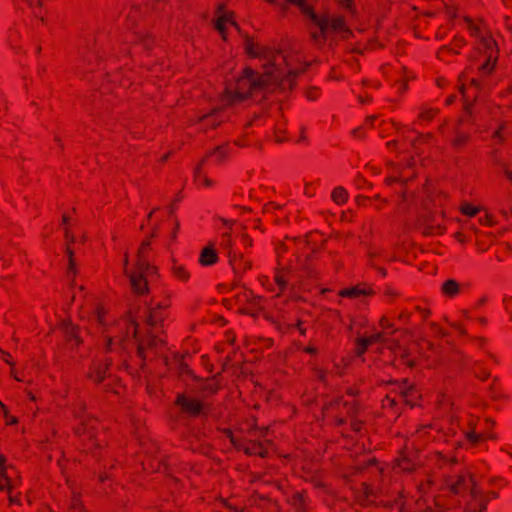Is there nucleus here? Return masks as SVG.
Returning <instances> with one entry per match:
<instances>
[{
    "label": "nucleus",
    "mask_w": 512,
    "mask_h": 512,
    "mask_svg": "<svg viewBox=\"0 0 512 512\" xmlns=\"http://www.w3.org/2000/svg\"><path fill=\"white\" fill-rule=\"evenodd\" d=\"M117 325L121 329H126V336L119 338L105 335V351L113 352L116 348H119L121 351L127 352L130 348L136 347L134 356L123 358V365L127 370L134 368L133 363L135 367L143 370L146 366V360L159 356L166 345L162 338L151 333H148L145 337H138V324L135 320L124 319L119 321Z\"/></svg>",
    "instance_id": "1"
},
{
    "label": "nucleus",
    "mask_w": 512,
    "mask_h": 512,
    "mask_svg": "<svg viewBox=\"0 0 512 512\" xmlns=\"http://www.w3.org/2000/svg\"><path fill=\"white\" fill-rule=\"evenodd\" d=\"M263 68V73H258L251 67L243 69L232 92L233 100L244 101L250 98L254 92L265 90L274 85L285 87L288 84L289 88L292 89L297 72L289 71L286 76L282 77L281 72L272 62L269 65H264Z\"/></svg>",
    "instance_id": "2"
},
{
    "label": "nucleus",
    "mask_w": 512,
    "mask_h": 512,
    "mask_svg": "<svg viewBox=\"0 0 512 512\" xmlns=\"http://www.w3.org/2000/svg\"><path fill=\"white\" fill-rule=\"evenodd\" d=\"M74 433L79 439L81 451L98 455V451L106 444L103 436V427L95 418H87L80 422L75 428Z\"/></svg>",
    "instance_id": "3"
},
{
    "label": "nucleus",
    "mask_w": 512,
    "mask_h": 512,
    "mask_svg": "<svg viewBox=\"0 0 512 512\" xmlns=\"http://www.w3.org/2000/svg\"><path fill=\"white\" fill-rule=\"evenodd\" d=\"M466 75L462 73L459 76V91L463 99V115L459 118V123H467L473 125L475 120L473 118L474 102L479 96L482 87V80L477 78L469 79V84L466 85Z\"/></svg>",
    "instance_id": "4"
},
{
    "label": "nucleus",
    "mask_w": 512,
    "mask_h": 512,
    "mask_svg": "<svg viewBox=\"0 0 512 512\" xmlns=\"http://www.w3.org/2000/svg\"><path fill=\"white\" fill-rule=\"evenodd\" d=\"M480 45L484 49L485 60L478 67V72L482 76H488L494 71L499 58L498 44L491 35H487L481 37Z\"/></svg>",
    "instance_id": "5"
},
{
    "label": "nucleus",
    "mask_w": 512,
    "mask_h": 512,
    "mask_svg": "<svg viewBox=\"0 0 512 512\" xmlns=\"http://www.w3.org/2000/svg\"><path fill=\"white\" fill-rule=\"evenodd\" d=\"M386 384L396 387L392 392L397 393L398 398L405 405L410 408L420 405L421 393L407 378L401 381L389 380Z\"/></svg>",
    "instance_id": "6"
},
{
    "label": "nucleus",
    "mask_w": 512,
    "mask_h": 512,
    "mask_svg": "<svg viewBox=\"0 0 512 512\" xmlns=\"http://www.w3.org/2000/svg\"><path fill=\"white\" fill-rule=\"evenodd\" d=\"M175 406L180 410V413L189 418H198L206 415L205 404L202 400L187 396L184 393H179L174 401Z\"/></svg>",
    "instance_id": "7"
},
{
    "label": "nucleus",
    "mask_w": 512,
    "mask_h": 512,
    "mask_svg": "<svg viewBox=\"0 0 512 512\" xmlns=\"http://www.w3.org/2000/svg\"><path fill=\"white\" fill-rule=\"evenodd\" d=\"M286 2L296 6L304 17L309 18L311 22L319 27L322 39H327L328 17L326 15L316 14L313 6L307 0H286Z\"/></svg>",
    "instance_id": "8"
},
{
    "label": "nucleus",
    "mask_w": 512,
    "mask_h": 512,
    "mask_svg": "<svg viewBox=\"0 0 512 512\" xmlns=\"http://www.w3.org/2000/svg\"><path fill=\"white\" fill-rule=\"evenodd\" d=\"M244 42L246 54L250 58L267 59L269 62L266 65H269L271 62L275 63L276 55L280 54V50H275L267 46H260L256 48L253 37L248 34L245 35ZM274 66L276 67V64H274Z\"/></svg>",
    "instance_id": "9"
},
{
    "label": "nucleus",
    "mask_w": 512,
    "mask_h": 512,
    "mask_svg": "<svg viewBox=\"0 0 512 512\" xmlns=\"http://www.w3.org/2000/svg\"><path fill=\"white\" fill-rule=\"evenodd\" d=\"M447 484L450 492L455 495H463L468 489H470V494L473 497L477 495L476 484L473 476L469 473L458 475L455 479L450 478Z\"/></svg>",
    "instance_id": "10"
},
{
    "label": "nucleus",
    "mask_w": 512,
    "mask_h": 512,
    "mask_svg": "<svg viewBox=\"0 0 512 512\" xmlns=\"http://www.w3.org/2000/svg\"><path fill=\"white\" fill-rule=\"evenodd\" d=\"M395 466L404 472H413L419 464V453L413 448L405 445L399 452V456L394 460Z\"/></svg>",
    "instance_id": "11"
},
{
    "label": "nucleus",
    "mask_w": 512,
    "mask_h": 512,
    "mask_svg": "<svg viewBox=\"0 0 512 512\" xmlns=\"http://www.w3.org/2000/svg\"><path fill=\"white\" fill-rule=\"evenodd\" d=\"M113 361L110 357H104L99 361L93 362L90 366L87 377L95 384L99 385L108 378L109 371Z\"/></svg>",
    "instance_id": "12"
},
{
    "label": "nucleus",
    "mask_w": 512,
    "mask_h": 512,
    "mask_svg": "<svg viewBox=\"0 0 512 512\" xmlns=\"http://www.w3.org/2000/svg\"><path fill=\"white\" fill-rule=\"evenodd\" d=\"M221 380V372L207 378L200 377V381H198L200 383L198 390L204 397L213 396L221 389Z\"/></svg>",
    "instance_id": "13"
},
{
    "label": "nucleus",
    "mask_w": 512,
    "mask_h": 512,
    "mask_svg": "<svg viewBox=\"0 0 512 512\" xmlns=\"http://www.w3.org/2000/svg\"><path fill=\"white\" fill-rule=\"evenodd\" d=\"M228 258L229 264L235 274L234 285H236L237 280H239L246 271L252 268V262L245 259L242 254H236L231 250L228 252Z\"/></svg>",
    "instance_id": "14"
},
{
    "label": "nucleus",
    "mask_w": 512,
    "mask_h": 512,
    "mask_svg": "<svg viewBox=\"0 0 512 512\" xmlns=\"http://www.w3.org/2000/svg\"><path fill=\"white\" fill-rule=\"evenodd\" d=\"M132 292L136 295L143 296L149 293L148 280L146 276L137 269L130 271L128 275Z\"/></svg>",
    "instance_id": "15"
},
{
    "label": "nucleus",
    "mask_w": 512,
    "mask_h": 512,
    "mask_svg": "<svg viewBox=\"0 0 512 512\" xmlns=\"http://www.w3.org/2000/svg\"><path fill=\"white\" fill-rule=\"evenodd\" d=\"M391 365L396 368H409L412 369L416 365L415 358L411 356L410 351L402 346H397L394 350V357L391 361Z\"/></svg>",
    "instance_id": "16"
},
{
    "label": "nucleus",
    "mask_w": 512,
    "mask_h": 512,
    "mask_svg": "<svg viewBox=\"0 0 512 512\" xmlns=\"http://www.w3.org/2000/svg\"><path fill=\"white\" fill-rule=\"evenodd\" d=\"M466 45V41L463 37L455 36L450 45H444L437 51V58L442 61L449 60L450 56L458 55L460 49Z\"/></svg>",
    "instance_id": "17"
},
{
    "label": "nucleus",
    "mask_w": 512,
    "mask_h": 512,
    "mask_svg": "<svg viewBox=\"0 0 512 512\" xmlns=\"http://www.w3.org/2000/svg\"><path fill=\"white\" fill-rule=\"evenodd\" d=\"M338 403H342L348 416L351 418L350 427L351 430L355 433H360L364 427V421L356 419L355 416L359 411V402L353 400L351 402L348 401H338Z\"/></svg>",
    "instance_id": "18"
},
{
    "label": "nucleus",
    "mask_w": 512,
    "mask_h": 512,
    "mask_svg": "<svg viewBox=\"0 0 512 512\" xmlns=\"http://www.w3.org/2000/svg\"><path fill=\"white\" fill-rule=\"evenodd\" d=\"M338 295L344 298L356 299L360 296H373L375 295V291L371 286L363 283L341 289Z\"/></svg>",
    "instance_id": "19"
},
{
    "label": "nucleus",
    "mask_w": 512,
    "mask_h": 512,
    "mask_svg": "<svg viewBox=\"0 0 512 512\" xmlns=\"http://www.w3.org/2000/svg\"><path fill=\"white\" fill-rule=\"evenodd\" d=\"M280 262L278 261V266L275 268L274 274V282L277 285L278 292L276 293V297L281 296L287 289L288 279L290 275V270L285 267H280Z\"/></svg>",
    "instance_id": "20"
},
{
    "label": "nucleus",
    "mask_w": 512,
    "mask_h": 512,
    "mask_svg": "<svg viewBox=\"0 0 512 512\" xmlns=\"http://www.w3.org/2000/svg\"><path fill=\"white\" fill-rule=\"evenodd\" d=\"M329 31L341 34L344 39H348L353 34L349 27L346 25L343 16L333 17L331 21L328 20L327 33Z\"/></svg>",
    "instance_id": "21"
},
{
    "label": "nucleus",
    "mask_w": 512,
    "mask_h": 512,
    "mask_svg": "<svg viewBox=\"0 0 512 512\" xmlns=\"http://www.w3.org/2000/svg\"><path fill=\"white\" fill-rule=\"evenodd\" d=\"M295 512H308V496L305 490L296 491L288 499Z\"/></svg>",
    "instance_id": "22"
},
{
    "label": "nucleus",
    "mask_w": 512,
    "mask_h": 512,
    "mask_svg": "<svg viewBox=\"0 0 512 512\" xmlns=\"http://www.w3.org/2000/svg\"><path fill=\"white\" fill-rule=\"evenodd\" d=\"M225 4L220 3L217 8L216 12L219 14L218 18L215 21V29L221 34V37L223 40L227 39V29L226 24L229 23L228 20V12H225Z\"/></svg>",
    "instance_id": "23"
},
{
    "label": "nucleus",
    "mask_w": 512,
    "mask_h": 512,
    "mask_svg": "<svg viewBox=\"0 0 512 512\" xmlns=\"http://www.w3.org/2000/svg\"><path fill=\"white\" fill-rule=\"evenodd\" d=\"M105 393L120 395L124 391V385L119 377L109 374L105 382L101 383Z\"/></svg>",
    "instance_id": "24"
},
{
    "label": "nucleus",
    "mask_w": 512,
    "mask_h": 512,
    "mask_svg": "<svg viewBox=\"0 0 512 512\" xmlns=\"http://www.w3.org/2000/svg\"><path fill=\"white\" fill-rule=\"evenodd\" d=\"M218 254L216 249L214 248L213 243H209L205 246L199 256V263L202 266H212L218 262Z\"/></svg>",
    "instance_id": "25"
},
{
    "label": "nucleus",
    "mask_w": 512,
    "mask_h": 512,
    "mask_svg": "<svg viewBox=\"0 0 512 512\" xmlns=\"http://www.w3.org/2000/svg\"><path fill=\"white\" fill-rule=\"evenodd\" d=\"M394 392L387 394L382 399V409L390 412L392 416H399L401 414L400 410V399L398 398L397 393L392 395Z\"/></svg>",
    "instance_id": "26"
},
{
    "label": "nucleus",
    "mask_w": 512,
    "mask_h": 512,
    "mask_svg": "<svg viewBox=\"0 0 512 512\" xmlns=\"http://www.w3.org/2000/svg\"><path fill=\"white\" fill-rule=\"evenodd\" d=\"M64 338L66 342H74L76 347H79L83 341L80 337V328L72 323L64 325Z\"/></svg>",
    "instance_id": "27"
},
{
    "label": "nucleus",
    "mask_w": 512,
    "mask_h": 512,
    "mask_svg": "<svg viewBox=\"0 0 512 512\" xmlns=\"http://www.w3.org/2000/svg\"><path fill=\"white\" fill-rule=\"evenodd\" d=\"M244 453L247 456H259L260 458H267L269 454L262 442L251 440L248 442L247 446H245Z\"/></svg>",
    "instance_id": "28"
},
{
    "label": "nucleus",
    "mask_w": 512,
    "mask_h": 512,
    "mask_svg": "<svg viewBox=\"0 0 512 512\" xmlns=\"http://www.w3.org/2000/svg\"><path fill=\"white\" fill-rule=\"evenodd\" d=\"M469 426L471 427V429L469 431L465 432V438L472 446H477L481 442H483L487 439H495L494 434L477 433L474 430V427H473V424L471 421L469 422Z\"/></svg>",
    "instance_id": "29"
},
{
    "label": "nucleus",
    "mask_w": 512,
    "mask_h": 512,
    "mask_svg": "<svg viewBox=\"0 0 512 512\" xmlns=\"http://www.w3.org/2000/svg\"><path fill=\"white\" fill-rule=\"evenodd\" d=\"M461 124L462 123H459V120H458L457 126L455 128V136H454L453 140L451 141V146L455 150H461L463 147H465L469 143V141L471 139V135L469 133L461 131L459 129V126Z\"/></svg>",
    "instance_id": "30"
},
{
    "label": "nucleus",
    "mask_w": 512,
    "mask_h": 512,
    "mask_svg": "<svg viewBox=\"0 0 512 512\" xmlns=\"http://www.w3.org/2000/svg\"><path fill=\"white\" fill-rule=\"evenodd\" d=\"M174 358L178 361V374L180 377H188L193 381H200V377L197 376L189 365L184 361V355L176 353Z\"/></svg>",
    "instance_id": "31"
},
{
    "label": "nucleus",
    "mask_w": 512,
    "mask_h": 512,
    "mask_svg": "<svg viewBox=\"0 0 512 512\" xmlns=\"http://www.w3.org/2000/svg\"><path fill=\"white\" fill-rule=\"evenodd\" d=\"M461 292V285L455 279H447L441 285V293L448 298H454Z\"/></svg>",
    "instance_id": "32"
},
{
    "label": "nucleus",
    "mask_w": 512,
    "mask_h": 512,
    "mask_svg": "<svg viewBox=\"0 0 512 512\" xmlns=\"http://www.w3.org/2000/svg\"><path fill=\"white\" fill-rule=\"evenodd\" d=\"M135 265L137 269L146 276V278L149 276H158V268L150 263V257L137 259Z\"/></svg>",
    "instance_id": "33"
},
{
    "label": "nucleus",
    "mask_w": 512,
    "mask_h": 512,
    "mask_svg": "<svg viewBox=\"0 0 512 512\" xmlns=\"http://www.w3.org/2000/svg\"><path fill=\"white\" fill-rule=\"evenodd\" d=\"M167 317V313L160 311L159 308H150L147 316V323L151 328H156L162 325L164 319Z\"/></svg>",
    "instance_id": "34"
},
{
    "label": "nucleus",
    "mask_w": 512,
    "mask_h": 512,
    "mask_svg": "<svg viewBox=\"0 0 512 512\" xmlns=\"http://www.w3.org/2000/svg\"><path fill=\"white\" fill-rule=\"evenodd\" d=\"M172 275L179 281L187 282L190 279V273L186 269V267L182 264L177 263L173 260L171 266Z\"/></svg>",
    "instance_id": "35"
},
{
    "label": "nucleus",
    "mask_w": 512,
    "mask_h": 512,
    "mask_svg": "<svg viewBox=\"0 0 512 512\" xmlns=\"http://www.w3.org/2000/svg\"><path fill=\"white\" fill-rule=\"evenodd\" d=\"M227 152H228L227 145H219V146L215 147L213 150H211L209 153H207L203 159L207 160V158L213 156L216 158V161L218 163H222L227 158Z\"/></svg>",
    "instance_id": "36"
},
{
    "label": "nucleus",
    "mask_w": 512,
    "mask_h": 512,
    "mask_svg": "<svg viewBox=\"0 0 512 512\" xmlns=\"http://www.w3.org/2000/svg\"><path fill=\"white\" fill-rule=\"evenodd\" d=\"M205 162H206V159H202L195 167L194 179H195V181H201L202 185L204 187H211L213 185L212 180L210 178H208V176L201 174L202 168H203V165Z\"/></svg>",
    "instance_id": "37"
},
{
    "label": "nucleus",
    "mask_w": 512,
    "mask_h": 512,
    "mask_svg": "<svg viewBox=\"0 0 512 512\" xmlns=\"http://www.w3.org/2000/svg\"><path fill=\"white\" fill-rule=\"evenodd\" d=\"M151 240L150 236L146 237L140 244L137 252V259L150 257L151 253Z\"/></svg>",
    "instance_id": "38"
},
{
    "label": "nucleus",
    "mask_w": 512,
    "mask_h": 512,
    "mask_svg": "<svg viewBox=\"0 0 512 512\" xmlns=\"http://www.w3.org/2000/svg\"><path fill=\"white\" fill-rule=\"evenodd\" d=\"M151 240L150 236L146 237L140 244L137 252V259L150 257L151 253Z\"/></svg>",
    "instance_id": "39"
},
{
    "label": "nucleus",
    "mask_w": 512,
    "mask_h": 512,
    "mask_svg": "<svg viewBox=\"0 0 512 512\" xmlns=\"http://www.w3.org/2000/svg\"><path fill=\"white\" fill-rule=\"evenodd\" d=\"M331 198L336 204H344L348 200V193L343 187H336L331 193Z\"/></svg>",
    "instance_id": "40"
},
{
    "label": "nucleus",
    "mask_w": 512,
    "mask_h": 512,
    "mask_svg": "<svg viewBox=\"0 0 512 512\" xmlns=\"http://www.w3.org/2000/svg\"><path fill=\"white\" fill-rule=\"evenodd\" d=\"M371 344H372V338H367V337L358 338L356 340V347H355L356 355H358V356L363 355L368 350V347Z\"/></svg>",
    "instance_id": "41"
},
{
    "label": "nucleus",
    "mask_w": 512,
    "mask_h": 512,
    "mask_svg": "<svg viewBox=\"0 0 512 512\" xmlns=\"http://www.w3.org/2000/svg\"><path fill=\"white\" fill-rule=\"evenodd\" d=\"M439 113L438 108H424L418 115V118L423 121H432Z\"/></svg>",
    "instance_id": "42"
},
{
    "label": "nucleus",
    "mask_w": 512,
    "mask_h": 512,
    "mask_svg": "<svg viewBox=\"0 0 512 512\" xmlns=\"http://www.w3.org/2000/svg\"><path fill=\"white\" fill-rule=\"evenodd\" d=\"M460 212L463 215L474 217L478 214L479 208L470 203H464L463 205L460 206Z\"/></svg>",
    "instance_id": "43"
},
{
    "label": "nucleus",
    "mask_w": 512,
    "mask_h": 512,
    "mask_svg": "<svg viewBox=\"0 0 512 512\" xmlns=\"http://www.w3.org/2000/svg\"><path fill=\"white\" fill-rule=\"evenodd\" d=\"M7 490L8 493L12 490V485L5 469L0 471V491Z\"/></svg>",
    "instance_id": "44"
},
{
    "label": "nucleus",
    "mask_w": 512,
    "mask_h": 512,
    "mask_svg": "<svg viewBox=\"0 0 512 512\" xmlns=\"http://www.w3.org/2000/svg\"><path fill=\"white\" fill-rule=\"evenodd\" d=\"M304 321L298 319L294 324H288L286 326V332H289L291 329H297L301 336L305 337L307 334V328L304 326Z\"/></svg>",
    "instance_id": "45"
},
{
    "label": "nucleus",
    "mask_w": 512,
    "mask_h": 512,
    "mask_svg": "<svg viewBox=\"0 0 512 512\" xmlns=\"http://www.w3.org/2000/svg\"><path fill=\"white\" fill-rule=\"evenodd\" d=\"M379 325L383 330H388L390 334H394L396 329L394 328V323L391 321L390 318L386 316H382Z\"/></svg>",
    "instance_id": "46"
},
{
    "label": "nucleus",
    "mask_w": 512,
    "mask_h": 512,
    "mask_svg": "<svg viewBox=\"0 0 512 512\" xmlns=\"http://www.w3.org/2000/svg\"><path fill=\"white\" fill-rule=\"evenodd\" d=\"M216 501L219 502L224 508H226L230 512H242V508H238L237 506H235L232 503H230L228 501V499H226V498H224L222 496H219L216 499Z\"/></svg>",
    "instance_id": "47"
},
{
    "label": "nucleus",
    "mask_w": 512,
    "mask_h": 512,
    "mask_svg": "<svg viewBox=\"0 0 512 512\" xmlns=\"http://www.w3.org/2000/svg\"><path fill=\"white\" fill-rule=\"evenodd\" d=\"M0 407L2 408L3 415L6 419V425H14L18 423V419L15 416L9 414L7 406L0 401Z\"/></svg>",
    "instance_id": "48"
},
{
    "label": "nucleus",
    "mask_w": 512,
    "mask_h": 512,
    "mask_svg": "<svg viewBox=\"0 0 512 512\" xmlns=\"http://www.w3.org/2000/svg\"><path fill=\"white\" fill-rule=\"evenodd\" d=\"M96 320L101 326H105L106 311L103 306H97L95 309Z\"/></svg>",
    "instance_id": "49"
},
{
    "label": "nucleus",
    "mask_w": 512,
    "mask_h": 512,
    "mask_svg": "<svg viewBox=\"0 0 512 512\" xmlns=\"http://www.w3.org/2000/svg\"><path fill=\"white\" fill-rule=\"evenodd\" d=\"M464 21L468 24V30L472 36H478L480 28L474 24L473 20L469 16L464 17Z\"/></svg>",
    "instance_id": "50"
},
{
    "label": "nucleus",
    "mask_w": 512,
    "mask_h": 512,
    "mask_svg": "<svg viewBox=\"0 0 512 512\" xmlns=\"http://www.w3.org/2000/svg\"><path fill=\"white\" fill-rule=\"evenodd\" d=\"M487 508V505L485 502H480L479 504L473 506L472 503L468 505L466 512H485Z\"/></svg>",
    "instance_id": "51"
},
{
    "label": "nucleus",
    "mask_w": 512,
    "mask_h": 512,
    "mask_svg": "<svg viewBox=\"0 0 512 512\" xmlns=\"http://www.w3.org/2000/svg\"><path fill=\"white\" fill-rule=\"evenodd\" d=\"M141 44H143L146 50H150L154 46V39L150 35H144L140 38Z\"/></svg>",
    "instance_id": "52"
},
{
    "label": "nucleus",
    "mask_w": 512,
    "mask_h": 512,
    "mask_svg": "<svg viewBox=\"0 0 512 512\" xmlns=\"http://www.w3.org/2000/svg\"><path fill=\"white\" fill-rule=\"evenodd\" d=\"M246 299H247L248 304L253 305V306H259L263 301L262 296L253 295L252 291H249V296H247Z\"/></svg>",
    "instance_id": "53"
},
{
    "label": "nucleus",
    "mask_w": 512,
    "mask_h": 512,
    "mask_svg": "<svg viewBox=\"0 0 512 512\" xmlns=\"http://www.w3.org/2000/svg\"><path fill=\"white\" fill-rule=\"evenodd\" d=\"M479 222L482 225H486V226H494L495 225L494 216L489 213H485L484 216L480 217Z\"/></svg>",
    "instance_id": "54"
},
{
    "label": "nucleus",
    "mask_w": 512,
    "mask_h": 512,
    "mask_svg": "<svg viewBox=\"0 0 512 512\" xmlns=\"http://www.w3.org/2000/svg\"><path fill=\"white\" fill-rule=\"evenodd\" d=\"M314 371V374L316 375L317 379L322 382V383H327V373H326V370L322 369V368H319V367H315L313 369Z\"/></svg>",
    "instance_id": "55"
},
{
    "label": "nucleus",
    "mask_w": 512,
    "mask_h": 512,
    "mask_svg": "<svg viewBox=\"0 0 512 512\" xmlns=\"http://www.w3.org/2000/svg\"><path fill=\"white\" fill-rule=\"evenodd\" d=\"M384 183L387 185V186H391L393 185L394 183H401L402 186H405V184L407 183L406 180H403L399 177H394V176H388L384 179Z\"/></svg>",
    "instance_id": "56"
},
{
    "label": "nucleus",
    "mask_w": 512,
    "mask_h": 512,
    "mask_svg": "<svg viewBox=\"0 0 512 512\" xmlns=\"http://www.w3.org/2000/svg\"><path fill=\"white\" fill-rule=\"evenodd\" d=\"M415 311L419 313V315L421 316V319L423 321H426L429 318V316L431 315L430 309L425 308V307L416 306Z\"/></svg>",
    "instance_id": "57"
},
{
    "label": "nucleus",
    "mask_w": 512,
    "mask_h": 512,
    "mask_svg": "<svg viewBox=\"0 0 512 512\" xmlns=\"http://www.w3.org/2000/svg\"><path fill=\"white\" fill-rule=\"evenodd\" d=\"M168 1L169 0H148L147 5L150 6L152 9H160V6L167 5Z\"/></svg>",
    "instance_id": "58"
},
{
    "label": "nucleus",
    "mask_w": 512,
    "mask_h": 512,
    "mask_svg": "<svg viewBox=\"0 0 512 512\" xmlns=\"http://www.w3.org/2000/svg\"><path fill=\"white\" fill-rule=\"evenodd\" d=\"M249 441L245 439H238L236 438L234 444H231L237 451H243L245 449V446H247Z\"/></svg>",
    "instance_id": "59"
},
{
    "label": "nucleus",
    "mask_w": 512,
    "mask_h": 512,
    "mask_svg": "<svg viewBox=\"0 0 512 512\" xmlns=\"http://www.w3.org/2000/svg\"><path fill=\"white\" fill-rule=\"evenodd\" d=\"M433 138V135L431 133H419V135L417 136V138L414 140L413 144H415L416 142H423V143H427L429 142L431 139Z\"/></svg>",
    "instance_id": "60"
},
{
    "label": "nucleus",
    "mask_w": 512,
    "mask_h": 512,
    "mask_svg": "<svg viewBox=\"0 0 512 512\" xmlns=\"http://www.w3.org/2000/svg\"><path fill=\"white\" fill-rule=\"evenodd\" d=\"M170 305H171L170 300L165 299L164 301L159 302V303L155 304L154 306H152V308H159L160 311H163L164 313H166V311L170 307Z\"/></svg>",
    "instance_id": "61"
},
{
    "label": "nucleus",
    "mask_w": 512,
    "mask_h": 512,
    "mask_svg": "<svg viewBox=\"0 0 512 512\" xmlns=\"http://www.w3.org/2000/svg\"><path fill=\"white\" fill-rule=\"evenodd\" d=\"M0 358L5 362L7 363L8 365L14 363V361L12 360V356L9 352L3 350L2 348H0Z\"/></svg>",
    "instance_id": "62"
},
{
    "label": "nucleus",
    "mask_w": 512,
    "mask_h": 512,
    "mask_svg": "<svg viewBox=\"0 0 512 512\" xmlns=\"http://www.w3.org/2000/svg\"><path fill=\"white\" fill-rule=\"evenodd\" d=\"M430 328H431V330H432L436 335H438V336H440V337L445 336V333H444V331H443L442 327H441L439 324H437L436 322H431V323H430Z\"/></svg>",
    "instance_id": "63"
},
{
    "label": "nucleus",
    "mask_w": 512,
    "mask_h": 512,
    "mask_svg": "<svg viewBox=\"0 0 512 512\" xmlns=\"http://www.w3.org/2000/svg\"><path fill=\"white\" fill-rule=\"evenodd\" d=\"M506 311L510 314V319L512 320V297H506L503 300Z\"/></svg>",
    "instance_id": "64"
}]
</instances>
